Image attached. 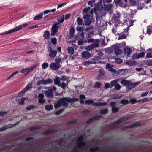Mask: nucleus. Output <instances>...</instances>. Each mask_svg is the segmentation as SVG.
I'll return each instance as SVG.
<instances>
[{
  "label": "nucleus",
  "instance_id": "49530a36",
  "mask_svg": "<svg viewBox=\"0 0 152 152\" xmlns=\"http://www.w3.org/2000/svg\"><path fill=\"white\" fill-rule=\"evenodd\" d=\"M48 66V64L47 63H44L42 65V68L43 69H46Z\"/></svg>",
  "mask_w": 152,
  "mask_h": 152
},
{
  "label": "nucleus",
  "instance_id": "7c9ffc66",
  "mask_svg": "<svg viewBox=\"0 0 152 152\" xmlns=\"http://www.w3.org/2000/svg\"><path fill=\"white\" fill-rule=\"evenodd\" d=\"M44 85L50 84L53 83V80L51 79L44 80Z\"/></svg>",
  "mask_w": 152,
  "mask_h": 152
},
{
  "label": "nucleus",
  "instance_id": "cd10ccee",
  "mask_svg": "<svg viewBox=\"0 0 152 152\" xmlns=\"http://www.w3.org/2000/svg\"><path fill=\"white\" fill-rule=\"evenodd\" d=\"M64 15H62L61 16L58 18L57 19V20L59 23V26L61 25V23H62L64 21Z\"/></svg>",
  "mask_w": 152,
  "mask_h": 152
},
{
  "label": "nucleus",
  "instance_id": "69168bd1",
  "mask_svg": "<svg viewBox=\"0 0 152 152\" xmlns=\"http://www.w3.org/2000/svg\"><path fill=\"white\" fill-rule=\"evenodd\" d=\"M146 57L148 58H152V52L148 53L146 55Z\"/></svg>",
  "mask_w": 152,
  "mask_h": 152
},
{
  "label": "nucleus",
  "instance_id": "de8ad7c7",
  "mask_svg": "<svg viewBox=\"0 0 152 152\" xmlns=\"http://www.w3.org/2000/svg\"><path fill=\"white\" fill-rule=\"evenodd\" d=\"M120 103L123 105H126L128 104L129 101L127 100H122L121 101Z\"/></svg>",
  "mask_w": 152,
  "mask_h": 152
},
{
  "label": "nucleus",
  "instance_id": "6e6d98bb",
  "mask_svg": "<svg viewBox=\"0 0 152 152\" xmlns=\"http://www.w3.org/2000/svg\"><path fill=\"white\" fill-rule=\"evenodd\" d=\"M51 42L53 45H55L57 42V39L55 38H52L51 39Z\"/></svg>",
  "mask_w": 152,
  "mask_h": 152
},
{
  "label": "nucleus",
  "instance_id": "72a5a7b5",
  "mask_svg": "<svg viewBox=\"0 0 152 152\" xmlns=\"http://www.w3.org/2000/svg\"><path fill=\"white\" fill-rule=\"evenodd\" d=\"M59 87H61L64 90H65L66 87H67V84H65L64 82H63L61 84V83L58 85Z\"/></svg>",
  "mask_w": 152,
  "mask_h": 152
},
{
  "label": "nucleus",
  "instance_id": "2f4dec72",
  "mask_svg": "<svg viewBox=\"0 0 152 152\" xmlns=\"http://www.w3.org/2000/svg\"><path fill=\"white\" fill-rule=\"evenodd\" d=\"M43 14L41 13L37 16H35L34 18V19L35 20H38L42 18Z\"/></svg>",
  "mask_w": 152,
  "mask_h": 152
},
{
  "label": "nucleus",
  "instance_id": "8fccbe9b",
  "mask_svg": "<svg viewBox=\"0 0 152 152\" xmlns=\"http://www.w3.org/2000/svg\"><path fill=\"white\" fill-rule=\"evenodd\" d=\"M101 84L99 82H96L94 86L95 88H100Z\"/></svg>",
  "mask_w": 152,
  "mask_h": 152
},
{
  "label": "nucleus",
  "instance_id": "1a4fd4ad",
  "mask_svg": "<svg viewBox=\"0 0 152 152\" xmlns=\"http://www.w3.org/2000/svg\"><path fill=\"white\" fill-rule=\"evenodd\" d=\"M60 67L61 65L60 64L55 63L54 62L51 63L50 65V69L56 71Z\"/></svg>",
  "mask_w": 152,
  "mask_h": 152
},
{
  "label": "nucleus",
  "instance_id": "b1692460",
  "mask_svg": "<svg viewBox=\"0 0 152 152\" xmlns=\"http://www.w3.org/2000/svg\"><path fill=\"white\" fill-rule=\"evenodd\" d=\"M132 52V50L129 48H126L124 50V53L125 54L127 55L128 57L130 55V53Z\"/></svg>",
  "mask_w": 152,
  "mask_h": 152
},
{
  "label": "nucleus",
  "instance_id": "a878e982",
  "mask_svg": "<svg viewBox=\"0 0 152 152\" xmlns=\"http://www.w3.org/2000/svg\"><path fill=\"white\" fill-rule=\"evenodd\" d=\"M126 64L130 66H132L137 64V63L134 61H130L126 62Z\"/></svg>",
  "mask_w": 152,
  "mask_h": 152
},
{
  "label": "nucleus",
  "instance_id": "c85d7f7f",
  "mask_svg": "<svg viewBox=\"0 0 152 152\" xmlns=\"http://www.w3.org/2000/svg\"><path fill=\"white\" fill-rule=\"evenodd\" d=\"M119 79H115V80H114L112 81H111L110 83V85L111 86V88L112 87H113L114 86H115V85L116 84H117V83L119 81Z\"/></svg>",
  "mask_w": 152,
  "mask_h": 152
},
{
  "label": "nucleus",
  "instance_id": "680f3d73",
  "mask_svg": "<svg viewBox=\"0 0 152 152\" xmlns=\"http://www.w3.org/2000/svg\"><path fill=\"white\" fill-rule=\"evenodd\" d=\"M67 78L64 75L62 76L61 77V78H60L61 81H66L67 80Z\"/></svg>",
  "mask_w": 152,
  "mask_h": 152
},
{
  "label": "nucleus",
  "instance_id": "a18cd8bd",
  "mask_svg": "<svg viewBox=\"0 0 152 152\" xmlns=\"http://www.w3.org/2000/svg\"><path fill=\"white\" fill-rule=\"evenodd\" d=\"M108 110L107 109H103L100 111V113L102 114H105L108 112Z\"/></svg>",
  "mask_w": 152,
  "mask_h": 152
},
{
  "label": "nucleus",
  "instance_id": "3c124183",
  "mask_svg": "<svg viewBox=\"0 0 152 152\" xmlns=\"http://www.w3.org/2000/svg\"><path fill=\"white\" fill-rule=\"evenodd\" d=\"M119 109V108H118L113 107L112 109V112L113 113H115L118 111Z\"/></svg>",
  "mask_w": 152,
  "mask_h": 152
},
{
  "label": "nucleus",
  "instance_id": "338daca9",
  "mask_svg": "<svg viewBox=\"0 0 152 152\" xmlns=\"http://www.w3.org/2000/svg\"><path fill=\"white\" fill-rule=\"evenodd\" d=\"M120 3V5L121 7H126V3H125V4H124L123 3L121 2V1Z\"/></svg>",
  "mask_w": 152,
  "mask_h": 152
},
{
  "label": "nucleus",
  "instance_id": "20e7f679",
  "mask_svg": "<svg viewBox=\"0 0 152 152\" xmlns=\"http://www.w3.org/2000/svg\"><path fill=\"white\" fill-rule=\"evenodd\" d=\"M120 14L117 12L116 14H114L112 19V21L114 23V26L115 27L122 26L123 23L121 22L118 18L121 17Z\"/></svg>",
  "mask_w": 152,
  "mask_h": 152
},
{
  "label": "nucleus",
  "instance_id": "37998d69",
  "mask_svg": "<svg viewBox=\"0 0 152 152\" xmlns=\"http://www.w3.org/2000/svg\"><path fill=\"white\" fill-rule=\"evenodd\" d=\"M35 107V106L34 105H30L26 107V110H30L32 109Z\"/></svg>",
  "mask_w": 152,
  "mask_h": 152
},
{
  "label": "nucleus",
  "instance_id": "052dcab7",
  "mask_svg": "<svg viewBox=\"0 0 152 152\" xmlns=\"http://www.w3.org/2000/svg\"><path fill=\"white\" fill-rule=\"evenodd\" d=\"M148 91H147L144 93H142L140 95L141 97H143L146 96L148 94Z\"/></svg>",
  "mask_w": 152,
  "mask_h": 152
},
{
  "label": "nucleus",
  "instance_id": "f257e3e1",
  "mask_svg": "<svg viewBox=\"0 0 152 152\" xmlns=\"http://www.w3.org/2000/svg\"><path fill=\"white\" fill-rule=\"evenodd\" d=\"M79 99L77 98H71L70 97H63L60 99L54 105L55 108H58L61 106L65 107L68 105V102L72 104L75 102L77 101Z\"/></svg>",
  "mask_w": 152,
  "mask_h": 152
},
{
  "label": "nucleus",
  "instance_id": "9d476101",
  "mask_svg": "<svg viewBox=\"0 0 152 152\" xmlns=\"http://www.w3.org/2000/svg\"><path fill=\"white\" fill-rule=\"evenodd\" d=\"M48 52H50L49 54V56L50 58H53L55 57L57 55V51L56 50H53L50 46L48 48Z\"/></svg>",
  "mask_w": 152,
  "mask_h": 152
},
{
  "label": "nucleus",
  "instance_id": "4d7b16f0",
  "mask_svg": "<svg viewBox=\"0 0 152 152\" xmlns=\"http://www.w3.org/2000/svg\"><path fill=\"white\" fill-rule=\"evenodd\" d=\"M115 88L117 90H119L121 88V86L119 84H117L115 85Z\"/></svg>",
  "mask_w": 152,
  "mask_h": 152
},
{
  "label": "nucleus",
  "instance_id": "5701e85b",
  "mask_svg": "<svg viewBox=\"0 0 152 152\" xmlns=\"http://www.w3.org/2000/svg\"><path fill=\"white\" fill-rule=\"evenodd\" d=\"M14 125L11 124L5 126L4 127L0 128V131H3L6 130L8 128H11L14 126Z\"/></svg>",
  "mask_w": 152,
  "mask_h": 152
},
{
  "label": "nucleus",
  "instance_id": "864d4df0",
  "mask_svg": "<svg viewBox=\"0 0 152 152\" xmlns=\"http://www.w3.org/2000/svg\"><path fill=\"white\" fill-rule=\"evenodd\" d=\"M115 61L117 63L119 64L121 63L122 62V60L120 58H116L115 59Z\"/></svg>",
  "mask_w": 152,
  "mask_h": 152
},
{
  "label": "nucleus",
  "instance_id": "a19ab883",
  "mask_svg": "<svg viewBox=\"0 0 152 152\" xmlns=\"http://www.w3.org/2000/svg\"><path fill=\"white\" fill-rule=\"evenodd\" d=\"M113 6L112 4H109L106 6H105V9L107 10H110L112 8V7Z\"/></svg>",
  "mask_w": 152,
  "mask_h": 152
},
{
  "label": "nucleus",
  "instance_id": "dca6fc26",
  "mask_svg": "<svg viewBox=\"0 0 152 152\" xmlns=\"http://www.w3.org/2000/svg\"><path fill=\"white\" fill-rule=\"evenodd\" d=\"M83 137L82 136H80L77 140V142L78 144V146L80 147L81 145H83L84 143L83 141Z\"/></svg>",
  "mask_w": 152,
  "mask_h": 152
},
{
  "label": "nucleus",
  "instance_id": "c03bdc74",
  "mask_svg": "<svg viewBox=\"0 0 152 152\" xmlns=\"http://www.w3.org/2000/svg\"><path fill=\"white\" fill-rule=\"evenodd\" d=\"M37 86H40L41 85H44V79H42L38 81L37 83Z\"/></svg>",
  "mask_w": 152,
  "mask_h": 152
},
{
  "label": "nucleus",
  "instance_id": "4be33fe9",
  "mask_svg": "<svg viewBox=\"0 0 152 152\" xmlns=\"http://www.w3.org/2000/svg\"><path fill=\"white\" fill-rule=\"evenodd\" d=\"M60 78L56 76L54 79V83L56 85H58L61 83L60 82Z\"/></svg>",
  "mask_w": 152,
  "mask_h": 152
},
{
  "label": "nucleus",
  "instance_id": "7ed1b4c3",
  "mask_svg": "<svg viewBox=\"0 0 152 152\" xmlns=\"http://www.w3.org/2000/svg\"><path fill=\"white\" fill-rule=\"evenodd\" d=\"M30 23H28L23 24L21 25H20L16 26L15 28L8 31L7 32H5L1 34L2 35H5L11 34L15 31H18L22 29L23 28H25L30 25Z\"/></svg>",
  "mask_w": 152,
  "mask_h": 152
},
{
  "label": "nucleus",
  "instance_id": "f704fd0d",
  "mask_svg": "<svg viewBox=\"0 0 152 152\" xmlns=\"http://www.w3.org/2000/svg\"><path fill=\"white\" fill-rule=\"evenodd\" d=\"M53 106L52 104L46 105L45 107V109L48 111H50L53 108Z\"/></svg>",
  "mask_w": 152,
  "mask_h": 152
},
{
  "label": "nucleus",
  "instance_id": "774afa93",
  "mask_svg": "<svg viewBox=\"0 0 152 152\" xmlns=\"http://www.w3.org/2000/svg\"><path fill=\"white\" fill-rule=\"evenodd\" d=\"M90 7H89L87 8H85L83 10V11L85 12H88V11L90 10Z\"/></svg>",
  "mask_w": 152,
  "mask_h": 152
},
{
  "label": "nucleus",
  "instance_id": "6e6552de",
  "mask_svg": "<svg viewBox=\"0 0 152 152\" xmlns=\"http://www.w3.org/2000/svg\"><path fill=\"white\" fill-rule=\"evenodd\" d=\"M37 64H36L33 65L30 68H28L22 69L20 71L21 73H23L25 75L28 74L31 72L33 71L37 66Z\"/></svg>",
  "mask_w": 152,
  "mask_h": 152
},
{
  "label": "nucleus",
  "instance_id": "c756f323",
  "mask_svg": "<svg viewBox=\"0 0 152 152\" xmlns=\"http://www.w3.org/2000/svg\"><path fill=\"white\" fill-rule=\"evenodd\" d=\"M43 37L45 39H48L50 38V33L49 31H46L43 34Z\"/></svg>",
  "mask_w": 152,
  "mask_h": 152
},
{
  "label": "nucleus",
  "instance_id": "412c9836",
  "mask_svg": "<svg viewBox=\"0 0 152 152\" xmlns=\"http://www.w3.org/2000/svg\"><path fill=\"white\" fill-rule=\"evenodd\" d=\"M101 116H95L88 120L86 123L87 124H88L95 120L99 119Z\"/></svg>",
  "mask_w": 152,
  "mask_h": 152
},
{
  "label": "nucleus",
  "instance_id": "0e129e2a",
  "mask_svg": "<svg viewBox=\"0 0 152 152\" xmlns=\"http://www.w3.org/2000/svg\"><path fill=\"white\" fill-rule=\"evenodd\" d=\"M64 110V109H62L61 110H60L59 111L56 112L55 113V114L56 115H59L61 113H62Z\"/></svg>",
  "mask_w": 152,
  "mask_h": 152
},
{
  "label": "nucleus",
  "instance_id": "a211bd4d",
  "mask_svg": "<svg viewBox=\"0 0 152 152\" xmlns=\"http://www.w3.org/2000/svg\"><path fill=\"white\" fill-rule=\"evenodd\" d=\"M117 47L115 48L114 52L115 54L118 55L121 54L122 53V50L119 48V47L116 45Z\"/></svg>",
  "mask_w": 152,
  "mask_h": 152
},
{
  "label": "nucleus",
  "instance_id": "9b49d317",
  "mask_svg": "<svg viewBox=\"0 0 152 152\" xmlns=\"http://www.w3.org/2000/svg\"><path fill=\"white\" fill-rule=\"evenodd\" d=\"M32 87V84H29L21 92H20L18 93V95L20 96H21L22 95V94L25 93L28 90L30 89Z\"/></svg>",
  "mask_w": 152,
  "mask_h": 152
},
{
  "label": "nucleus",
  "instance_id": "0eeeda50",
  "mask_svg": "<svg viewBox=\"0 0 152 152\" xmlns=\"http://www.w3.org/2000/svg\"><path fill=\"white\" fill-rule=\"evenodd\" d=\"M99 40L97 39L94 43L85 47L87 51H90L94 48L98 47L99 46Z\"/></svg>",
  "mask_w": 152,
  "mask_h": 152
},
{
  "label": "nucleus",
  "instance_id": "4468645a",
  "mask_svg": "<svg viewBox=\"0 0 152 152\" xmlns=\"http://www.w3.org/2000/svg\"><path fill=\"white\" fill-rule=\"evenodd\" d=\"M83 28L82 27H79L77 26L76 29L77 30L79 31L78 34L81 36V37L84 38H85V37L84 36V34L83 32Z\"/></svg>",
  "mask_w": 152,
  "mask_h": 152
},
{
  "label": "nucleus",
  "instance_id": "39448f33",
  "mask_svg": "<svg viewBox=\"0 0 152 152\" xmlns=\"http://www.w3.org/2000/svg\"><path fill=\"white\" fill-rule=\"evenodd\" d=\"M85 103L88 105H91L92 106L102 107L106 105L107 103L105 102H96L94 103L93 101L92 100H86Z\"/></svg>",
  "mask_w": 152,
  "mask_h": 152
},
{
  "label": "nucleus",
  "instance_id": "e2e57ef3",
  "mask_svg": "<svg viewBox=\"0 0 152 152\" xmlns=\"http://www.w3.org/2000/svg\"><path fill=\"white\" fill-rule=\"evenodd\" d=\"M96 39H90L88 40L87 41V42L88 43H92V42H94L96 41Z\"/></svg>",
  "mask_w": 152,
  "mask_h": 152
},
{
  "label": "nucleus",
  "instance_id": "393cba45",
  "mask_svg": "<svg viewBox=\"0 0 152 152\" xmlns=\"http://www.w3.org/2000/svg\"><path fill=\"white\" fill-rule=\"evenodd\" d=\"M45 95L46 96L52 97L53 96V95L52 91V90H48L45 93Z\"/></svg>",
  "mask_w": 152,
  "mask_h": 152
},
{
  "label": "nucleus",
  "instance_id": "ddd939ff",
  "mask_svg": "<svg viewBox=\"0 0 152 152\" xmlns=\"http://www.w3.org/2000/svg\"><path fill=\"white\" fill-rule=\"evenodd\" d=\"M82 56L83 58L85 59H87L91 57L90 53L87 51H83L82 53Z\"/></svg>",
  "mask_w": 152,
  "mask_h": 152
},
{
  "label": "nucleus",
  "instance_id": "09e8293b",
  "mask_svg": "<svg viewBox=\"0 0 152 152\" xmlns=\"http://www.w3.org/2000/svg\"><path fill=\"white\" fill-rule=\"evenodd\" d=\"M119 35L118 39H125L126 38V36L125 34H118Z\"/></svg>",
  "mask_w": 152,
  "mask_h": 152
},
{
  "label": "nucleus",
  "instance_id": "bb28decb",
  "mask_svg": "<svg viewBox=\"0 0 152 152\" xmlns=\"http://www.w3.org/2000/svg\"><path fill=\"white\" fill-rule=\"evenodd\" d=\"M26 99V98L24 97L22 98L21 99H16V101L18 102L20 104H24V101Z\"/></svg>",
  "mask_w": 152,
  "mask_h": 152
},
{
  "label": "nucleus",
  "instance_id": "f3484780",
  "mask_svg": "<svg viewBox=\"0 0 152 152\" xmlns=\"http://www.w3.org/2000/svg\"><path fill=\"white\" fill-rule=\"evenodd\" d=\"M44 95L42 94H39L38 95L39 99H38L39 102L41 104H43L45 102V100L43 99Z\"/></svg>",
  "mask_w": 152,
  "mask_h": 152
},
{
  "label": "nucleus",
  "instance_id": "603ef678",
  "mask_svg": "<svg viewBox=\"0 0 152 152\" xmlns=\"http://www.w3.org/2000/svg\"><path fill=\"white\" fill-rule=\"evenodd\" d=\"M138 58H142L144 57L145 53L143 52L140 53L138 54Z\"/></svg>",
  "mask_w": 152,
  "mask_h": 152
},
{
  "label": "nucleus",
  "instance_id": "13d9d810",
  "mask_svg": "<svg viewBox=\"0 0 152 152\" xmlns=\"http://www.w3.org/2000/svg\"><path fill=\"white\" fill-rule=\"evenodd\" d=\"M90 17L91 15L89 14H86L83 17V18L84 20L90 19Z\"/></svg>",
  "mask_w": 152,
  "mask_h": 152
},
{
  "label": "nucleus",
  "instance_id": "423d86ee",
  "mask_svg": "<svg viewBox=\"0 0 152 152\" xmlns=\"http://www.w3.org/2000/svg\"><path fill=\"white\" fill-rule=\"evenodd\" d=\"M59 24L60 23L57 22L54 23L51 29V35H54L58 32V28L59 27Z\"/></svg>",
  "mask_w": 152,
  "mask_h": 152
},
{
  "label": "nucleus",
  "instance_id": "473e14b6",
  "mask_svg": "<svg viewBox=\"0 0 152 152\" xmlns=\"http://www.w3.org/2000/svg\"><path fill=\"white\" fill-rule=\"evenodd\" d=\"M125 70L124 69H121L118 70L117 72V74L119 75H121L125 74Z\"/></svg>",
  "mask_w": 152,
  "mask_h": 152
},
{
  "label": "nucleus",
  "instance_id": "79ce46f5",
  "mask_svg": "<svg viewBox=\"0 0 152 152\" xmlns=\"http://www.w3.org/2000/svg\"><path fill=\"white\" fill-rule=\"evenodd\" d=\"M85 24L86 26H89L91 23V20L90 19H85L84 20Z\"/></svg>",
  "mask_w": 152,
  "mask_h": 152
},
{
  "label": "nucleus",
  "instance_id": "bf43d9fd",
  "mask_svg": "<svg viewBox=\"0 0 152 152\" xmlns=\"http://www.w3.org/2000/svg\"><path fill=\"white\" fill-rule=\"evenodd\" d=\"M61 61V59L60 58H56L55 60V63H57L58 64H59Z\"/></svg>",
  "mask_w": 152,
  "mask_h": 152
},
{
  "label": "nucleus",
  "instance_id": "58836bf2",
  "mask_svg": "<svg viewBox=\"0 0 152 152\" xmlns=\"http://www.w3.org/2000/svg\"><path fill=\"white\" fill-rule=\"evenodd\" d=\"M148 101H149V99L147 98H145L138 101L137 102H140L144 103L145 102H148Z\"/></svg>",
  "mask_w": 152,
  "mask_h": 152
},
{
  "label": "nucleus",
  "instance_id": "6ab92c4d",
  "mask_svg": "<svg viewBox=\"0 0 152 152\" xmlns=\"http://www.w3.org/2000/svg\"><path fill=\"white\" fill-rule=\"evenodd\" d=\"M140 124V122H136L133 124L132 125L129 126H125L124 127V129H127L129 128H133L136 127L138 126Z\"/></svg>",
  "mask_w": 152,
  "mask_h": 152
},
{
  "label": "nucleus",
  "instance_id": "4c0bfd02",
  "mask_svg": "<svg viewBox=\"0 0 152 152\" xmlns=\"http://www.w3.org/2000/svg\"><path fill=\"white\" fill-rule=\"evenodd\" d=\"M76 40L72 41H69V42H72V48H73L75 50H77L78 48V46H77L75 44H74V43L75 42Z\"/></svg>",
  "mask_w": 152,
  "mask_h": 152
},
{
  "label": "nucleus",
  "instance_id": "2eb2a0df",
  "mask_svg": "<svg viewBox=\"0 0 152 152\" xmlns=\"http://www.w3.org/2000/svg\"><path fill=\"white\" fill-rule=\"evenodd\" d=\"M124 121V118H122L117 120L116 121L114 122L113 124V126H115L114 128H115L118 127L119 126L120 123Z\"/></svg>",
  "mask_w": 152,
  "mask_h": 152
},
{
  "label": "nucleus",
  "instance_id": "e433bc0d",
  "mask_svg": "<svg viewBox=\"0 0 152 152\" xmlns=\"http://www.w3.org/2000/svg\"><path fill=\"white\" fill-rule=\"evenodd\" d=\"M68 53L71 55H73L74 53V51L73 48L69 47L67 49Z\"/></svg>",
  "mask_w": 152,
  "mask_h": 152
},
{
  "label": "nucleus",
  "instance_id": "c9c22d12",
  "mask_svg": "<svg viewBox=\"0 0 152 152\" xmlns=\"http://www.w3.org/2000/svg\"><path fill=\"white\" fill-rule=\"evenodd\" d=\"M69 31V34L70 35V37H73L75 32V29L74 28L72 27L71 28Z\"/></svg>",
  "mask_w": 152,
  "mask_h": 152
},
{
  "label": "nucleus",
  "instance_id": "f8f14e48",
  "mask_svg": "<svg viewBox=\"0 0 152 152\" xmlns=\"http://www.w3.org/2000/svg\"><path fill=\"white\" fill-rule=\"evenodd\" d=\"M117 47L116 45H114L112 46L107 48L105 50V53L106 54H110L113 53L115 48Z\"/></svg>",
  "mask_w": 152,
  "mask_h": 152
},
{
  "label": "nucleus",
  "instance_id": "aec40b11",
  "mask_svg": "<svg viewBox=\"0 0 152 152\" xmlns=\"http://www.w3.org/2000/svg\"><path fill=\"white\" fill-rule=\"evenodd\" d=\"M123 96V95L121 94H114L110 96V99H119L122 97Z\"/></svg>",
  "mask_w": 152,
  "mask_h": 152
},
{
  "label": "nucleus",
  "instance_id": "ea45409f",
  "mask_svg": "<svg viewBox=\"0 0 152 152\" xmlns=\"http://www.w3.org/2000/svg\"><path fill=\"white\" fill-rule=\"evenodd\" d=\"M77 24L79 25H82L83 24V20L80 18L78 17L77 18Z\"/></svg>",
  "mask_w": 152,
  "mask_h": 152
},
{
  "label": "nucleus",
  "instance_id": "f03ea898",
  "mask_svg": "<svg viewBox=\"0 0 152 152\" xmlns=\"http://www.w3.org/2000/svg\"><path fill=\"white\" fill-rule=\"evenodd\" d=\"M120 83L123 86L126 87L127 89L131 90L139 85L140 83V81L132 83L128 80H123L121 81Z\"/></svg>",
  "mask_w": 152,
  "mask_h": 152
},
{
  "label": "nucleus",
  "instance_id": "5fc2aeb1",
  "mask_svg": "<svg viewBox=\"0 0 152 152\" xmlns=\"http://www.w3.org/2000/svg\"><path fill=\"white\" fill-rule=\"evenodd\" d=\"M133 59L135 60L137 59H139L138 56V53H134L132 56Z\"/></svg>",
  "mask_w": 152,
  "mask_h": 152
}]
</instances>
